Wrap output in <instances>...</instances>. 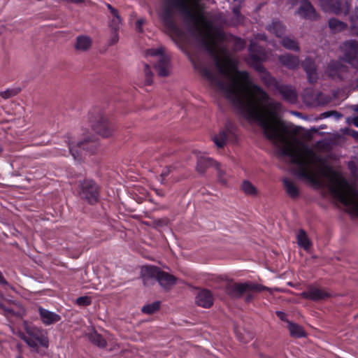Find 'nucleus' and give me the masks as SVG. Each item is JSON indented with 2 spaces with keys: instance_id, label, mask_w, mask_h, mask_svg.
Returning a JSON list of instances; mask_svg holds the SVG:
<instances>
[{
  "instance_id": "37",
  "label": "nucleus",
  "mask_w": 358,
  "mask_h": 358,
  "mask_svg": "<svg viewBox=\"0 0 358 358\" xmlns=\"http://www.w3.org/2000/svg\"><path fill=\"white\" fill-rule=\"evenodd\" d=\"M145 76H146V82L148 84H150L151 83V79H150V77H151V71H150V69L149 68V66L148 64H145Z\"/></svg>"
},
{
  "instance_id": "2",
  "label": "nucleus",
  "mask_w": 358,
  "mask_h": 358,
  "mask_svg": "<svg viewBox=\"0 0 358 358\" xmlns=\"http://www.w3.org/2000/svg\"><path fill=\"white\" fill-rule=\"evenodd\" d=\"M264 290L268 291L271 294L273 293V291H279V289H271L266 287H264L259 284L252 283V282H246V283H234L231 282L227 285V292L229 295L232 297L238 298L241 297L243 294H246L245 300L247 301H250L255 293L261 292Z\"/></svg>"
},
{
  "instance_id": "42",
  "label": "nucleus",
  "mask_w": 358,
  "mask_h": 358,
  "mask_svg": "<svg viewBox=\"0 0 358 358\" xmlns=\"http://www.w3.org/2000/svg\"><path fill=\"white\" fill-rule=\"evenodd\" d=\"M0 283L3 285H8L7 281L5 280L1 273L0 272Z\"/></svg>"
},
{
  "instance_id": "27",
  "label": "nucleus",
  "mask_w": 358,
  "mask_h": 358,
  "mask_svg": "<svg viewBox=\"0 0 358 358\" xmlns=\"http://www.w3.org/2000/svg\"><path fill=\"white\" fill-rule=\"evenodd\" d=\"M228 134L229 130L226 129L213 136V141L217 148H222L224 145Z\"/></svg>"
},
{
  "instance_id": "48",
  "label": "nucleus",
  "mask_w": 358,
  "mask_h": 358,
  "mask_svg": "<svg viewBox=\"0 0 358 358\" xmlns=\"http://www.w3.org/2000/svg\"><path fill=\"white\" fill-rule=\"evenodd\" d=\"M351 135L357 138L358 137V131H353L352 133H351Z\"/></svg>"
},
{
  "instance_id": "43",
  "label": "nucleus",
  "mask_w": 358,
  "mask_h": 358,
  "mask_svg": "<svg viewBox=\"0 0 358 358\" xmlns=\"http://www.w3.org/2000/svg\"><path fill=\"white\" fill-rule=\"evenodd\" d=\"M237 45H238V46H240L241 48L244 47V45H245L244 41H242V40H241V39H240V40H238V41H237Z\"/></svg>"
},
{
  "instance_id": "5",
  "label": "nucleus",
  "mask_w": 358,
  "mask_h": 358,
  "mask_svg": "<svg viewBox=\"0 0 358 358\" xmlns=\"http://www.w3.org/2000/svg\"><path fill=\"white\" fill-rule=\"evenodd\" d=\"M92 127L96 133L104 138L111 136L115 131L113 125L101 115H99L92 121Z\"/></svg>"
},
{
  "instance_id": "21",
  "label": "nucleus",
  "mask_w": 358,
  "mask_h": 358,
  "mask_svg": "<svg viewBox=\"0 0 358 358\" xmlns=\"http://www.w3.org/2000/svg\"><path fill=\"white\" fill-rule=\"evenodd\" d=\"M303 66L307 73L309 81L310 83H314L317 80V76L313 61L310 58L306 59L303 63Z\"/></svg>"
},
{
  "instance_id": "8",
  "label": "nucleus",
  "mask_w": 358,
  "mask_h": 358,
  "mask_svg": "<svg viewBox=\"0 0 358 358\" xmlns=\"http://www.w3.org/2000/svg\"><path fill=\"white\" fill-rule=\"evenodd\" d=\"M301 295L304 299L319 301L327 299L332 296V294L324 289L317 287H309L306 290L303 292Z\"/></svg>"
},
{
  "instance_id": "46",
  "label": "nucleus",
  "mask_w": 358,
  "mask_h": 358,
  "mask_svg": "<svg viewBox=\"0 0 358 358\" xmlns=\"http://www.w3.org/2000/svg\"><path fill=\"white\" fill-rule=\"evenodd\" d=\"M265 38H266V36L264 34H259L257 36V39H259V40H265Z\"/></svg>"
},
{
  "instance_id": "12",
  "label": "nucleus",
  "mask_w": 358,
  "mask_h": 358,
  "mask_svg": "<svg viewBox=\"0 0 358 358\" xmlns=\"http://www.w3.org/2000/svg\"><path fill=\"white\" fill-rule=\"evenodd\" d=\"M195 299L196 304L203 308H210L213 304V294L206 289L199 290Z\"/></svg>"
},
{
  "instance_id": "29",
  "label": "nucleus",
  "mask_w": 358,
  "mask_h": 358,
  "mask_svg": "<svg viewBox=\"0 0 358 358\" xmlns=\"http://www.w3.org/2000/svg\"><path fill=\"white\" fill-rule=\"evenodd\" d=\"M241 189L247 195L256 196L257 194V188L248 180L243 182Z\"/></svg>"
},
{
  "instance_id": "36",
  "label": "nucleus",
  "mask_w": 358,
  "mask_h": 358,
  "mask_svg": "<svg viewBox=\"0 0 358 358\" xmlns=\"http://www.w3.org/2000/svg\"><path fill=\"white\" fill-rule=\"evenodd\" d=\"M76 303L78 306H87L90 304L91 303V299L89 296H80L77 299Z\"/></svg>"
},
{
  "instance_id": "52",
  "label": "nucleus",
  "mask_w": 358,
  "mask_h": 358,
  "mask_svg": "<svg viewBox=\"0 0 358 358\" xmlns=\"http://www.w3.org/2000/svg\"><path fill=\"white\" fill-rule=\"evenodd\" d=\"M354 110L357 112H358V104L355 106Z\"/></svg>"
},
{
  "instance_id": "56",
  "label": "nucleus",
  "mask_w": 358,
  "mask_h": 358,
  "mask_svg": "<svg viewBox=\"0 0 358 358\" xmlns=\"http://www.w3.org/2000/svg\"><path fill=\"white\" fill-rule=\"evenodd\" d=\"M16 316H21L22 315H19V314H17L15 315Z\"/></svg>"
},
{
  "instance_id": "22",
  "label": "nucleus",
  "mask_w": 358,
  "mask_h": 358,
  "mask_svg": "<svg viewBox=\"0 0 358 358\" xmlns=\"http://www.w3.org/2000/svg\"><path fill=\"white\" fill-rule=\"evenodd\" d=\"M279 60L280 63L289 68V69H296L299 65V59L293 55L287 54L279 57Z\"/></svg>"
},
{
  "instance_id": "20",
  "label": "nucleus",
  "mask_w": 358,
  "mask_h": 358,
  "mask_svg": "<svg viewBox=\"0 0 358 358\" xmlns=\"http://www.w3.org/2000/svg\"><path fill=\"white\" fill-rule=\"evenodd\" d=\"M92 39L90 36L82 35L76 38L75 48L77 50L85 52L92 46Z\"/></svg>"
},
{
  "instance_id": "7",
  "label": "nucleus",
  "mask_w": 358,
  "mask_h": 358,
  "mask_svg": "<svg viewBox=\"0 0 358 358\" xmlns=\"http://www.w3.org/2000/svg\"><path fill=\"white\" fill-rule=\"evenodd\" d=\"M79 194L88 203H93L98 199V187L92 180H85L80 185Z\"/></svg>"
},
{
  "instance_id": "31",
  "label": "nucleus",
  "mask_w": 358,
  "mask_h": 358,
  "mask_svg": "<svg viewBox=\"0 0 358 358\" xmlns=\"http://www.w3.org/2000/svg\"><path fill=\"white\" fill-rule=\"evenodd\" d=\"M43 323L49 325L60 320L59 315H40Z\"/></svg>"
},
{
  "instance_id": "39",
  "label": "nucleus",
  "mask_w": 358,
  "mask_h": 358,
  "mask_svg": "<svg viewBox=\"0 0 358 358\" xmlns=\"http://www.w3.org/2000/svg\"><path fill=\"white\" fill-rule=\"evenodd\" d=\"M348 122L352 123L355 127H358V116L348 118Z\"/></svg>"
},
{
  "instance_id": "55",
  "label": "nucleus",
  "mask_w": 358,
  "mask_h": 358,
  "mask_svg": "<svg viewBox=\"0 0 358 358\" xmlns=\"http://www.w3.org/2000/svg\"><path fill=\"white\" fill-rule=\"evenodd\" d=\"M2 299V296L1 294H0V300Z\"/></svg>"
},
{
  "instance_id": "9",
  "label": "nucleus",
  "mask_w": 358,
  "mask_h": 358,
  "mask_svg": "<svg viewBox=\"0 0 358 358\" xmlns=\"http://www.w3.org/2000/svg\"><path fill=\"white\" fill-rule=\"evenodd\" d=\"M345 57L346 62L353 68L358 69L357 46L353 42H348L344 44Z\"/></svg>"
},
{
  "instance_id": "4",
  "label": "nucleus",
  "mask_w": 358,
  "mask_h": 358,
  "mask_svg": "<svg viewBox=\"0 0 358 358\" xmlns=\"http://www.w3.org/2000/svg\"><path fill=\"white\" fill-rule=\"evenodd\" d=\"M97 139L96 138H85L83 141L74 142L71 141L70 138H67L65 141L67 144L69 152L71 153L74 159H79L80 155L77 151V147H82L84 150H87L89 151L93 152L97 147Z\"/></svg>"
},
{
  "instance_id": "19",
  "label": "nucleus",
  "mask_w": 358,
  "mask_h": 358,
  "mask_svg": "<svg viewBox=\"0 0 358 358\" xmlns=\"http://www.w3.org/2000/svg\"><path fill=\"white\" fill-rule=\"evenodd\" d=\"M286 193L292 199L297 198L299 195V188L296 182L289 178L282 180Z\"/></svg>"
},
{
  "instance_id": "6",
  "label": "nucleus",
  "mask_w": 358,
  "mask_h": 358,
  "mask_svg": "<svg viewBox=\"0 0 358 358\" xmlns=\"http://www.w3.org/2000/svg\"><path fill=\"white\" fill-rule=\"evenodd\" d=\"M150 55H159V60L155 68L159 76L166 77L170 72L169 59L167 56L162 55V49H150L148 50Z\"/></svg>"
},
{
  "instance_id": "33",
  "label": "nucleus",
  "mask_w": 358,
  "mask_h": 358,
  "mask_svg": "<svg viewBox=\"0 0 358 358\" xmlns=\"http://www.w3.org/2000/svg\"><path fill=\"white\" fill-rule=\"evenodd\" d=\"M20 90L21 89L20 87L8 88L1 92L0 96L4 99H7L16 96Z\"/></svg>"
},
{
  "instance_id": "25",
  "label": "nucleus",
  "mask_w": 358,
  "mask_h": 358,
  "mask_svg": "<svg viewBox=\"0 0 358 358\" xmlns=\"http://www.w3.org/2000/svg\"><path fill=\"white\" fill-rule=\"evenodd\" d=\"M298 245L305 250H308L311 247V242L303 230H300L296 235Z\"/></svg>"
},
{
  "instance_id": "47",
  "label": "nucleus",
  "mask_w": 358,
  "mask_h": 358,
  "mask_svg": "<svg viewBox=\"0 0 358 358\" xmlns=\"http://www.w3.org/2000/svg\"><path fill=\"white\" fill-rule=\"evenodd\" d=\"M252 336H250L248 339L243 338H241V341L243 343H248L250 339H252Z\"/></svg>"
},
{
  "instance_id": "17",
  "label": "nucleus",
  "mask_w": 358,
  "mask_h": 358,
  "mask_svg": "<svg viewBox=\"0 0 358 358\" xmlns=\"http://www.w3.org/2000/svg\"><path fill=\"white\" fill-rule=\"evenodd\" d=\"M322 9L326 12L338 14L342 12L340 0H324L321 2Z\"/></svg>"
},
{
  "instance_id": "35",
  "label": "nucleus",
  "mask_w": 358,
  "mask_h": 358,
  "mask_svg": "<svg viewBox=\"0 0 358 358\" xmlns=\"http://www.w3.org/2000/svg\"><path fill=\"white\" fill-rule=\"evenodd\" d=\"M215 168L216 169V170L217 171V178H218L219 182L220 183H222V185H227V176H226L224 170H223L221 168V166L218 162L215 163Z\"/></svg>"
},
{
  "instance_id": "45",
  "label": "nucleus",
  "mask_w": 358,
  "mask_h": 358,
  "mask_svg": "<svg viewBox=\"0 0 358 358\" xmlns=\"http://www.w3.org/2000/svg\"><path fill=\"white\" fill-rule=\"evenodd\" d=\"M39 313L41 314H43V313H52V312L50 311H48V310H44V309H42V308H39Z\"/></svg>"
},
{
  "instance_id": "14",
  "label": "nucleus",
  "mask_w": 358,
  "mask_h": 358,
  "mask_svg": "<svg viewBox=\"0 0 358 358\" xmlns=\"http://www.w3.org/2000/svg\"><path fill=\"white\" fill-rule=\"evenodd\" d=\"M159 268L155 266H145L141 268V276L145 285H149L152 280H156L159 272Z\"/></svg>"
},
{
  "instance_id": "1",
  "label": "nucleus",
  "mask_w": 358,
  "mask_h": 358,
  "mask_svg": "<svg viewBox=\"0 0 358 358\" xmlns=\"http://www.w3.org/2000/svg\"><path fill=\"white\" fill-rule=\"evenodd\" d=\"M200 0H177L176 7L191 23L201 45L213 57L217 72L201 71L210 85L218 91H264L245 71L238 70V60L223 45V31L205 15Z\"/></svg>"
},
{
  "instance_id": "18",
  "label": "nucleus",
  "mask_w": 358,
  "mask_h": 358,
  "mask_svg": "<svg viewBox=\"0 0 358 358\" xmlns=\"http://www.w3.org/2000/svg\"><path fill=\"white\" fill-rule=\"evenodd\" d=\"M156 280L165 289L170 288L176 283V278L174 276L161 270H159Z\"/></svg>"
},
{
  "instance_id": "54",
  "label": "nucleus",
  "mask_w": 358,
  "mask_h": 358,
  "mask_svg": "<svg viewBox=\"0 0 358 358\" xmlns=\"http://www.w3.org/2000/svg\"><path fill=\"white\" fill-rule=\"evenodd\" d=\"M325 115V117H328L329 116V114L327 115V113H324Z\"/></svg>"
},
{
  "instance_id": "53",
  "label": "nucleus",
  "mask_w": 358,
  "mask_h": 358,
  "mask_svg": "<svg viewBox=\"0 0 358 358\" xmlns=\"http://www.w3.org/2000/svg\"><path fill=\"white\" fill-rule=\"evenodd\" d=\"M275 313L280 314V313H282L281 311H277Z\"/></svg>"
},
{
  "instance_id": "49",
  "label": "nucleus",
  "mask_w": 358,
  "mask_h": 358,
  "mask_svg": "<svg viewBox=\"0 0 358 358\" xmlns=\"http://www.w3.org/2000/svg\"><path fill=\"white\" fill-rule=\"evenodd\" d=\"M257 69L259 71H264V69L262 66H259L257 67Z\"/></svg>"
},
{
  "instance_id": "11",
  "label": "nucleus",
  "mask_w": 358,
  "mask_h": 358,
  "mask_svg": "<svg viewBox=\"0 0 358 358\" xmlns=\"http://www.w3.org/2000/svg\"><path fill=\"white\" fill-rule=\"evenodd\" d=\"M276 89L284 100L292 103L296 101L297 93L292 86L280 84Z\"/></svg>"
},
{
  "instance_id": "28",
  "label": "nucleus",
  "mask_w": 358,
  "mask_h": 358,
  "mask_svg": "<svg viewBox=\"0 0 358 358\" xmlns=\"http://www.w3.org/2000/svg\"><path fill=\"white\" fill-rule=\"evenodd\" d=\"M249 50L251 57L255 60H264L266 59L265 54L262 52L260 48H257L254 42H251L249 47Z\"/></svg>"
},
{
  "instance_id": "24",
  "label": "nucleus",
  "mask_w": 358,
  "mask_h": 358,
  "mask_svg": "<svg viewBox=\"0 0 358 358\" xmlns=\"http://www.w3.org/2000/svg\"><path fill=\"white\" fill-rule=\"evenodd\" d=\"M89 341L99 348H105L106 346V341L105 338L96 331L93 330L87 334Z\"/></svg>"
},
{
  "instance_id": "44",
  "label": "nucleus",
  "mask_w": 358,
  "mask_h": 358,
  "mask_svg": "<svg viewBox=\"0 0 358 358\" xmlns=\"http://www.w3.org/2000/svg\"><path fill=\"white\" fill-rule=\"evenodd\" d=\"M5 29H6L5 25L3 24L0 23V34L3 33V31H5Z\"/></svg>"
},
{
  "instance_id": "15",
  "label": "nucleus",
  "mask_w": 358,
  "mask_h": 358,
  "mask_svg": "<svg viewBox=\"0 0 358 358\" xmlns=\"http://www.w3.org/2000/svg\"><path fill=\"white\" fill-rule=\"evenodd\" d=\"M106 7L110 13L108 25L113 30L117 31L120 29L122 23V19L119 15V12L109 3L106 4Z\"/></svg>"
},
{
  "instance_id": "23",
  "label": "nucleus",
  "mask_w": 358,
  "mask_h": 358,
  "mask_svg": "<svg viewBox=\"0 0 358 358\" xmlns=\"http://www.w3.org/2000/svg\"><path fill=\"white\" fill-rule=\"evenodd\" d=\"M216 162L213 161L212 158L201 156L198 157L196 170L199 173H204L207 168L209 166H214Z\"/></svg>"
},
{
  "instance_id": "26",
  "label": "nucleus",
  "mask_w": 358,
  "mask_h": 358,
  "mask_svg": "<svg viewBox=\"0 0 358 358\" xmlns=\"http://www.w3.org/2000/svg\"><path fill=\"white\" fill-rule=\"evenodd\" d=\"M268 30L278 38H280L285 31V27L280 22L278 21H273L271 24H269L268 26Z\"/></svg>"
},
{
  "instance_id": "16",
  "label": "nucleus",
  "mask_w": 358,
  "mask_h": 358,
  "mask_svg": "<svg viewBox=\"0 0 358 358\" xmlns=\"http://www.w3.org/2000/svg\"><path fill=\"white\" fill-rule=\"evenodd\" d=\"M160 17L163 20L165 26L169 29L173 30L176 29L173 22V9L170 5L166 4L164 6L160 14Z\"/></svg>"
},
{
  "instance_id": "32",
  "label": "nucleus",
  "mask_w": 358,
  "mask_h": 358,
  "mask_svg": "<svg viewBox=\"0 0 358 358\" xmlns=\"http://www.w3.org/2000/svg\"><path fill=\"white\" fill-rule=\"evenodd\" d=\"M160 302L155 301L150 304H147L142 308L143 313H153L160 310Z\"/></svg>"
},
{
  "instance_id": "13",
  "label": "nucleus",
  "mask_w": 358,
  "mask_h": 358,
  "mask_svg": "<svg viewBox=\"0 0 358 358\" xmlns=\"http://www.w3.org/2000/svg\"><path fill=\"white\" fill-rule=\"evenodd\" d=\"M297 13L303 18L310 20H315L317 18V14L315 8L311 3L306 0H303L301 2Z\"/></svg>"
},
{
  "instance_id": "50",
  "label": "nucleus",
  "mask_w": 358,
  "mask_h": 358,
  "mask_svg": "<svg viewBox=\"0 0 358 358\" xmlns=\"http://www.w3.org/2000/svg\"><path fill=\"white\" fill-rule=\"evenodd\" d=\"M156 193L159 196H164V194L160 190H156Z\"/></svg>"
},
{
  "instance_id": "57",
  "label": "nucleus",
  "mask_w": 358,
  "mask_h": 358,
  "mask_svg": "<svg viewBox=\"0 0 358 358\" xmlns=\"http://www.w3.org/2000/svg\"><path fill=\"white\" fill-rule=\"evenodd\" d=\"M268 358H271V357H268Z\"/></svg>"
},
{
  "instance_id": "10",
  "label": "nucleus",
  "mask_w": 358,
  "mask_h": 358,
  "mask_svg": "<svg viewBox=\"0 0 358 358\" xmlns=\"http://www.w3.org/2000/svg\"><path fill=\"white\" fill-rule=\"evenodd\" d=\"M282 321L286 322L290 336L294 338L306 337L307 334L301 326L287 319V315H278Z\"/></svg>"
},
{
  "instance_id": "40",
  "label": "nucleus",
  "mask_w": 358,
  "mask_h": 358,
  "mask_svg": "<svg viewBox=\"0 0 358 358\" xmlns=\"http://www.w3.org/2000/svg\"><path fill=\"white\" fill-rule=\"evenodd\" d=\"M354 164H355L354 160H352L349 162V167H350V170L352 171V172H353V173H355L357 171V168H354Z\"/></svg>"
},
{
  "instance_id": "34",
  "label": "nucleus",
  "mask_w": 358,
  "mask_h": 358,
  "mask_svg": "<svg viewBox=\"0 0 358 358\" xmlns=\"http://www.w3.org/2000/svg\"><path fill=\"white\" fill-rule=\"evenodd\" d=\"M280 42L282 45L287 49L292 50H299V49L296 42L288 37L283 38Z\"/></svg>"
},
{
  "instance_id": "3",
  "label": "nucleus",
  "mask_w": 358,
  "mask_h": 358,
  "mask_svg": "<svg viewBox=\"0 0 358 358\" xmlns=\"http://www.w3.org/2000/svg\"><path fill=\"white\" fill-rule=\"evenodd\" d=\"M23 324L27 336H24L22 339L30 348L34 350H37L38 345L48 348V340L43 330L29 324L26 321H24Z\"/></svg>"
},
{
  "instance_id": "30",
  "label": "nucleus",
  "mask_w": 358,
  "mask_h": 358,
  "mask_svg": "<svg viewBox=\"0 0 358 358\" xmlns=\"http://www.w3.org/2000/svg\"><path fill=\"white\" fill-rule=\"evenodd\" d=\"M329 26L334 31H341L347 28V24L335 18L329 20Z\"/></svg>"
},
{
  "instance_id": "51",
  "label": "nucleus",
  "mask_w": 358,
  "mask_h": 358,
  "mask_svg": "<svg viewBox=\"0 0 358 358\" xmlns=\"http://www.w3.org/2000/svg\"><path fill=\"white\" fill-rule=\"evenodd\" d=\"M64 154H65V153H64V152H62V151H59V152H56V155H64Z\"/></svg>"
},
{
  "instance_id": "41",
  "label": "nucleus",
  "mask_w": 358,
  "mask_h": 358,
  "mask_svg": "<svg viewBox=\"0 0 358 358\" xmlns=\"http://www.w3.org/2000/svg\"><path fill=\"white\" fill-rule=\"evenodd\" d=\"M117 41H118V36H117V34L116 33V31H115V33L111 39V43L115 44L117 42Z\"/></svg>"
},
{
  "instance_id": "38",
  "label": "nucleus",
  "mask_w": 358,
  "mask_h": 358,
  "mask_svg": "<svg viewBox=\"0 0 358 358\" xmlns=\"http://www.w3.org/2000/svg\"><path fill=\"white\" fill-rule=\"evenodd\" d=\"M144 23V20L143 19L138 20L136 24V29L138 31H142V25Z\"/></svg>"
}]
</instances>
